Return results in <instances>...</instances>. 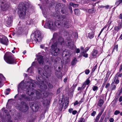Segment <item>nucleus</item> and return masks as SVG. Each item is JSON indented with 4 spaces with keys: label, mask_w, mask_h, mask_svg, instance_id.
<instances>
[{
    "label": "nucleus",
    "mask_w": 122,
    "mask_h": 122,
    "mask_svg": "<svg viewBox=\"0 0 122 122\" xmlns=\"http://www.w3.org/2000/svg\"><path fill=\"white\" fill-rule=\"evenodd\" d=\"M34 81L31 80L30 81H26L24 83L23 81H22L18 85V91L19 92L20 89L26 91V94L30 96H34L36 99H38L40 97L41 95L39 92L34 89L35 86V84L33 83L35 82Z\"/></svg>",
    "instance_id": "obj_1"
},
{
    "label": "nucleus",
    "mask_w": 122,
    "mask_h": 122,
    "mask_svg": "<svg viewBox=\"0 0 122 122\" xmlns=\"http://www.w3.org/2000/svg\"><path fill=\"white\" fill-rule=\"evenodd\" d=\"M58 36L57 33H55L53 35L52 41H53L54 43L51 46L50 51L51 54L53 56H57L59 54L60 52V50L59 48L60 45L62 44L63 43L64 39L61 37H60L58 39V42L56 41V39Z\"/></svg>",
    "instance_id": "obj_2"
},
{
    "label": "nucleus",
    "mask_w": 122,
    "mask_h": 122,
    "mask_svg": "<svg viewBox=\"0 0 122 122\" xmlns=\"http://www.w3.org/2000/svg\"><path fill=\"white\" fill-rule=\"evenodd\" d=\"M30 5L29 1L21 3L19 5L18 10V14L20 18L23 19L25 18L26 11L30 7Z\"/></svg>",
    "instance_id": "obj_3"
},
{
    "label": "nucleus",
    "mask_w": 122,
    "mask_h": 122,
    "mask_svg": "<svg viewBox=\"0 0 122 122\" xmlns=\"http://www.w3.org/2000/svg\"><path fill=\"white\" fill-rule=\"evenodd\" d=\"M57 18H58L59 20H56L54 23L56 29V28H59L61 27L62 24L60 21L61 20L62 24L66 28H68L71 26L70 23L68 22L66 19L63 15H60L58 14V15H57Z\"/></svg>",
    "instance_id": "obj_4"
},
{
    "label": "nucleus",
    "mask_w": 122,
    "mask_h": 122,
    "mask_svg": "<svg viewBox=\"0 0 122 122\" xmlns=\"http://www.w3.org/2000/svg\"><path fill=\"white\" fill-rule=\"evenodd\" d=\"M36 82L35 83L38 85V86L41 89L44 90L47 89V87L46 84H47L48 87L50 88L53 87V86L50 83L48 84L45 80V78H43L39 75H37L36 76Z\"/></svg>",
    "instance_id": "obj_5"
},
{
    "label": "nucleus",
    "mask_w": 122,
    "mask_h": 122,
    "mask_svg": "<svg viewBox=\"0 0 122 122\" xmlns=\"http://www.w3.org/2000/svg\"><path fill=\"white\" fill-rule=\"evenodd\" d=\"M51 69L50 66L46 65L44 68L45 73H44V71L42 68H39L38 69L39 74L41 75L42 77L44 78H48V76H50L51 75Z\"/></svg>",
    "instance_id": "obj_6"
},
{
    "label": "nucleus",
    "mask_w": 122,
    "mask_h": 122,
    "mask_svg": "<svg viewBox=\"0 0 122 122\" xmlns=\"http://www.w3.org/2000/svg\"><path fill=\"white\" fill-rule=\"evenodd\" d=\"M10 54L12 55V54L9 52L6 53L4 57L5 61L9 64H12L15 63V58Z\"/></svg>",
    "instance_id": "obj_7"
},
{
    "label": "nucleus",
    "mask_w": 122,
    "mask_h": 122,
    "mask_svg": "<svg viewBox=\"0 0 122 122\" xmlns=\"http://www.w3.org/2000/svg\"><path fill=\"white\" fill-rule=\"evenodd\" d=\"M16 107L19 110L24 112L27 111L28 109V107L26 103L22 102L21 103L18 102L16 104Z\"/></svg>",
    "instance_id": "obj_8"
},
{
    "label": "nucleus",
    "mask_w": 122,
    "mask_h": 122,
    "mask_svg": "<svg viewBox=\"0 0 122 122\" xmlns=\"http://www.w3.org/2000/svg\"><path fill=\"white\" fill-rule=\"evenodd\" d=\"M42 37L41 36V34L39 31H36L34 36L33 40L36 43H38L41 41Z\"/></svg>",
    "instance_id": "obj_9"
},
{
    "label": "nucleus",
    "mask_w": 122,
    "mask_h": 122,
    "mask_svg": "<svg viewBox=\"0 0 122 122\" xmlns=\"http://www.w3.org/2000/svg\"><path fill=\"white\" fill-rule=\"evenodd\" d=\"M1 9L2 11H5L7 10L9 7V6L5 0L1 1Z\"/></svg>",
    "instance_id": "obj_10"
},
{
    "label": "nucleus",
    "mask_w": 122,
    "mask_h": 122,
    "mask_svg": "<svg viewBox=\"0 0 122 122\" xmlns=\"http://www.w3.org/2000/svg\"><path fill=\"white\" fill-rule=\"evenodd\" d=\"M44 26L45 28H48L50 29L53 30H56L54 23L50 21H49L47 23H46Z\"/></svg>",
    "instance_id": "obj_11"
},
{
    "label": "nucleus",
    "mask_w": 122,
    "mask_h": 122,
    "mask_svg": "<svg viewBox=\"0 0 122 122\" xmlns=\"http://www.w3.org/2000/svg\"><path fill=\"white\" fill-rule=\"evenodd\" d=\"M12 18L10 17H7L5 20V23L7 27H10L12 25Z\"/></svg>",
    "instance_id": "obj_12"
},
{
    "label": "nucleus",
    "mask_w": 122,
    "mask_h": 122,
    "mask_svg": "<svg viewBox=\"0 0 122 122\" xmlns=\"http://www.w3.org/2000/svg\"><path fill=\"white\" fill-rule=\"evenodd\" d=\"M69 102V100L68 99H67L65 100L62 105H61L60 106L61 108L60 109V110H62L63 107L64 109H66L68 105Z\"/></svg>",
    "instance_id": "obj_13"
},
{
    "label": "nucleus",
    "mask_w": 122,
    "mask_h": 122,
    "mask_svg": "<svg viewBox=\"0 0 122 122\" xmlns=\"http://www.w3.org/2000/svg\"><path fill=\"white\" fill-rule=\"evenodd\" d=\"M8 41L7 38L5 36H0V42L2 44L7 45Z\"/></svg>",
    "instance_id": "obj_14"
},
{
    "label": "nucleus",
    "mask_w": 122,
    "mask_h": 122,
    "mask_svg": "<svg viewBox=\"0 0 122 122\" xmlns=\"http://www.w3.org/2000/svg\"><path fill=\"white\" fill-rule=\"evenodd\" d=\"M21 98H20V100L24 99L26 101H31L34 100L33 97L30 98L25 94H22L20 95Z\"/></svg>",
    "instance_id": "obj_15"
},
{
    "label": "nucleus",
    "mask_w": 122,
    "mask_h": 122,
    "mask_svg": "<svg viewBox=\"0 0 122 122\" xmlns=\"http://www.w3.org/2000/svg\"><path fill=\"white\" fill-rule=\"evenodd\" d=\"M25 25H24L22 24L21 25L20 22L18 24V33L20 34L21 32H22L25 28Z\"/></svg>",
    "instance_id": "obj_16"
},
{
    "label": "nucleus",
    "mask_w": 122,
    "mask_h": 122,
    "mask_svg": "<svg viewBox=\"0 0 122 122\" xmlns=\"http://www.w3.org/2000/svg\"><path fill=\"white\" fill-rule=\"evenodd\" d=\"M30 106H31V108L32 109L33 111L36 112L38 110L39 107L37 105H36L35 104L34 105V103L33 102L30 103Z\"/></svg>",
    "instance_id": "obj_17"
},
{
    "label": "nucleus",
    "mask_w": 122,
    "mask_h": 122,
    "mask_svg": "<svg viewBox=\"0 0 122 122\" xmlns=\"http://www.w3.org/2000/svg\"><path fill=\"white\" fill-rule=\"evenodd\" d=\"M67 45L68 47L71 49L76 48L75 46L74 45V43L72 41H70V42H68Z\"/></svg>",
    "instance_id": "obj_18"
},
{
    "label": "nucleus",
    "mask_w": 122,
    "mask_h": 122,
    "mask_svg": "<svg viewBox=\"0 0 122 122\" xmlns=\"http://www.w3.org/2000/svg\"><path fill=\"white\" fill-rule=\"evenodd\" d=\"M67 45L68 47L71 49L76 48L75 46L74 45V43L72 41H70V42H68Z\"/></svg>",
    "instance_id": "obj_19"
},
{
    "label": "nucleus",
    "mask_w": 122,
    "mask_h": 122,
    "mask_svg": "<svg viewBox=\"0 0 122 122\" xmlns=\"http://www.w3.org/2000/svg\"><path fill=\"white\" fill-rule=\"evenodd\" d=\"M42 89V91L41 92V93L39 92V93L41 95L40 98H40L41 96L44 97H47L48 95V93L46 91H43L42 90L44 91V90Z\"/></svg>",
    "instance_id": "obj_20"
},
{
    "label": "nucleus",
    "mask_w": 122,
    "mask_h": 122,
    "mask_svg": "<svg viewBox=\"0 0 122 122\" xmlns=\"http://www.w3.org/2000/svg\"><path fill=\"white\" fill-rule=\"evenodd\" d=\"M5 108H3L2 109V111H4V113L5 115L6 118L8 119H9L10 117V116L8 113V111L6 110H5Z\"/></svg>",
    "instance_id": "obj_21"
},
{
    "label": "nucleus",
    "mask_w": 122,
    "mask_h": 122,
    "mask_svg": "<svg viewBox=\"0 0 122 122\" xmlns=\"http://www.w3.org/2000/svg\"><path fill=\"white\" fill-rule=\"evenodd\" d=\"M37 61L40 64H42L44 62L43 57L40 55H37Z\"/></svg>",
    "instance_id": "obj_22"
},
{
    "label": "nucleus",
    "mask_w": 122,
    "mask_h": 122,
    "mask_svg": "<svg viewBox=\"0 0 122 122\" xmlns=\"http://www.w3.org/2000/svg\"><path fill=\"white\" fill-rule=\"evenodd\" d=\"M122 28V23H119L117 25L115 26L114 28V29L115 31L118 32Z\"/></svg>",
    "instance_id": "obj_23"
},
{
    "label": "nucleus",
    "mask_w": 122,
    "mask_h": 122,
    "mask_svg": "<svg viewBox=\"0 0 122 122\" xmlns=\"http://www.w3.org/2000/svg\"><path fill=\"white\" fill-rule=\"evenodd\" d=\"M36 64V63L35 62H33L32 64V66L27 70V71L29 72L32 73L33 71V66H35Z\"/></svg>",
    "instance_id": "obj_24"
},
{
    "label": "nucleus",
    "mask_w": 122,
    "mask_h": 122,
    "mask_svg": "<svg viewBox=\"0 0 122 122\" xmlns=\"http://www.w3.org/2000/svg\"><path fill=\"white\" fill-rule=\"evenodd\" d=\"M118 74V73H117L116 75L115 76L113 79V82H115L116 84H117L119 82V80L118 79V77H117Z\"/></svg>",
    "instance_id": "obj_25"
},
{
    "label": "nucleus",
    "mask_w": 122,
    "mask_h": 122,
    "mask_svg": "<svg viewBox=\"0 0 122 122\" xmlns=\"http://www.w3.org/2000/svg\"><path fill=\"white\" fill-rule=\"evenodd\" d=\"M98 52L97 51L94 49L92 51V55L93 57L94 58H96L97 56Z\"/></svg>",
    "instance_id": "obj_26"
},
{
    "label": "nucleus",
    "mask_w": 122,
    "mask_h": 122,
    "mask_svg": "<svg viewBox=\"0 0 122 122\" xmlns=\"http://www.w3.org/2000/svg\"><path fill=\"white\" fill-rule=\"evenodd\" d=\"M63 6V5L61 3H58L56 4V5L55 7L56 10L58 11L59 9H61Z\"/></svg>",
    "instance_id": "obj_27"
},
{
    "label": "nucleus",
    "mask_w": 122,
    "mask_h": 122,
    "mask_svg": "<svg viewBox=\"0 0 122 122\" xmlns=\"http://www.w3.org/2000/svg\"><path fill=\"white\" fill-rule=\"evenodd\" d=\"M71 51H68L66 52V54L65 55V57H66H66L67 59H68L71 55Z\"/></svg>",
    "instance_id": "obj_28"
},
{
    "label": "nucleus",
    "mask_w": 122,
    "mask_h": 122,
    "mask_svg": "<svg viewBox=\"0 0 122 122\" xmlns=\"http://www.w3.org/2000/svg\"><path fill=\"white\" fill-rule=\"evenodd\" d=\"M94 32L93 31L89 33L88 34V36L89 38L90 39H92L94 37Z\"/></svg>",
    "instance_id": "obj_29"
},
{
    "label": "nucleus",
    "mask_w": 122,
    "mask_h": 122,
    "mask_svg": "<svg viewBox=\"0 0 122 122\" xmlns=\"http://www.w3.org/2000/svg\"><path fill=\"white\" fill-rule=\"evenodd\" d=\"M2 80H5V78L2 74H0V87L2 86V85L1 84V81Z\"/></svg>",
    "instance_id": "obj_30"
},
{
    "label": "nucleus",
    "mask_w": 122,
    "mask_h": 122,
    "mask_svg": "<svg viewBox=\"0 0 122 122\" xmlns=\"http://www.w3.org/2000/svg\"><path fill=\"white\" fill-rule=\"evenodd\" d=\"M55 74L57 77L58 78H61L62 77V74L61 72H58L57 73H56Z\"/></svg>",
    "instance_id": "obj_31"
},
{
    "label": "nucleus",
    "mask_w": 122,
    "mask_h": 122,
    "mask_svg": "<svg viewBox=\"0 0 122 122\" xmlns=\"http://www.w3.org/2000/svg\"><path fill=\"white\" fill-rule=\"evenodd\" d=\"M110 75V73L109 71L107 72V73L106 75V77L105 79V82H104L106 83V82L109 76Z\"/></svg>",
    "instance_id": "obj_32"
},
{
    "label": "nucleus",
    "mask_w": 122,
    "mask_h": 122,
    "mask_svg": "<svg viewBox=\"0 0 122 122\" xmlns=\"http://www.w3.org/2000/svg\"><path fill=\"white\" fill-rule=\"evenodd\" d=\"M77 61V60L76 58H75L71 62V64L72 65H74L76 64Z\"/></svg>",
    "instance_id": "obj_33"
},
{
    "label": "nucleus",
    "mask_w": 122,
    "mask_h": 122,
    "mask_svg": "<svg viewBox=\"0 0 122 122\" xmlns=\"http://www.w3.org/2000/svg\"><path fill=\"white\" fill-rule=\"evenodd\" d=\"M92 89L94 91H97L98 89V87L95 85L93 86Z\"/></svg>",
    "instance_id": "obj_34"
},
{
    "label": "nucleus",
    "mask_w": 122,
    "mask_h": 122,
    "mask_svg": "<svg viewBox=\"0 0 122 122\" xmlns=\"http://www.w3.org/2000/svg\"><path fill=\"white\" fill-rule=\"evenodd\" d=\"M103 103V101L102 100H100L98 102V106L100 107H101L102 106Z\"/></svg>",
    "instance_id": "obj_35"
},
{
    "label": "nucleus",
    "mask_w": 122,
    "mask_h": 122,
    "mask_svg": "<svg viewBox=\"0 0 122 122\" xmlns=\"http://www.w3.org/2000/svg\"><path fill=\"white\" fill-rule=\"evenodd\" d=\"M32 20L31 19H29V20L26 21V24H30L32 23Z\"/></svg>",
    "instance_id": "obj_36"
},
{
    "label": "nucleus",
    "mask_w": 122,
    "mask_h": 122,
    "mask_svg": "<svg viewBox=\"0 0 122 122\" xmlns=\"http://www.w3.org/2000/svg\"><path fill=\"white\" fill-rule=\"evenodd\" d=\"M116 4H117V6L122 5V0H118V1L116 2Z\"/></svg>",
    "instance_id": "obj_37"
},
{
    "label": "nucleus",
    "mask_w": 122,
    "mask_h": 122,
    "mask_svg": "<svg viewBox=\"0 0 122 122\" xmlns=\"http://www.w3.org/2000/svg\"><path fill=\"white\" fill-rule=\"evenodd\" d=\"M95 10L94 9H89L88 10V12L90 14H92L95 12Z\"/></svg>",
    "instance_id": "obj_38"
},
{
    "label": "nucleus",
    "mask_w": 122,
    "mask_h": 122,
    "mask_svg": "<svg viewBox=\"0 0 122 122\" xmlns=\"http://www.w3.org/2000/svg\"><path fill=\"white\" fill-rule=\"evenodd\" d=\"M61 67L60 66H58L56 68H55V70L57 72H59L61 70Z\"/></svg>",
    "instance_id": "obj_39"
},
{
    "label": "nucleus",
    "mask_w": 122,
    "mask_h": 122,
    "mask_svg": "<svg viewBox=\"0 0 122 122\" xmlns=\"http://www.w3.org/2000/svg\"><path fill=\"white\" fill-rule=\"evenodd\" d=\"M118 45H116L115 46L113 50L112 51V53L113 52L114 50H116L117 51H118Z\"/></svg>",
    "instance_id": "obj_40"
},
{
    "label": "nucleus",
    "mask_w": 122,
    "mask_h": 122,
    "mask_svg": "<svg viewBox=\"0 0 122 122\" xmlns=\"http://www.w3.org/2000/svg\"><path fill=\"white\" fill-rule=\"evenodd\" d=\"M104 117L105 115H102V116L101 117L99 122H102L103 120L104 119Z\"/></svg>",
    "instance_id": "obj_41"
},
{
    "label": "nucleus",
    "mask_w": 122,
    "mask_h": 122,
    "mask_svg": "<svg viewBox=\"0 0 122 122\" xmlns=\"http://www.w3.org/2000/svg\"><path fill=\"white\" fill-rule=\"evenodd\" d=\"M10 90V89H8L6 90V91L5 92V94L6 95H8L9 93V92Z\"/></svg>",
    "instance_id": "obj_42"
},
{
    "label": "nucleus",
    "mask_w": 122,
    "mask_h": 122,
    "mask_svg": "<svg viewBox=\"0 0 122 122\" xmlns=\"http://www.w3.org/2000/svg\"><path fill=\"white\" fill-rule=\"evenodd\" d=\"M120 113V112L118 110H116L114 112V114L115 115H117L118 114Z\"/></svg>",
    "instance_id": "obj_43"
},
{
    "label": "nucleus",
    "mask_w": 122,
    "mask_h": 122,
    "mask_svg": "<svg viewBox=\"0 0 122 122\" xmlns=\"http://www.w3.org/2000/svg\"><path fill=\"white\" fill-rule=\"evenodd\" d=\"M90 82V81L88 79H87L84 82V83H85V84H86V85H87L89 84Z\"/></svg>",
    "instance_id": "obj_44"
},
{
    "label": "nucleus",
    "mask_w": 122,
    "mask_h": 122,
    "mask_svg": "<svg viewBox=\"0 0 122 122\" xmlns=\"http://www.w3.org/2000/svg\"><path fill=\"white\" fill-rule=\"evenodd\" d=\"M89 49V48L88 47L86 48H85L84 51L82 53H86L88 51Z\"/></svg>",
    "instance_id": "obj_45"
},
{
    "label": "nucleus",
    "mask_w": 122,
    "mask_h": 122,
    "mask_svg": "<svg viewBox=\"0 0 122 122\" xmlns=\"http://www.w3.org/2000/svg\"><path fill=\"white\" fill-rule=\"evenodd\" d=\"M70 5L73 6V7H75L76 6V4L74 3H70Z\"/></svg>",
    "instance_id": "obj_46"
},
{
    "label": "nucleus",
    "mask_w": 122,
    "mask_h": 122,
    "mask_svg": "<svg viewBox=\"0 0 122 122\" xmlns=\"http://www.w3.org/2000/svg\"><path fill=\"white\" fill-rule=\"evenodd\" d=\"M100 117H99L97 116V117L95 119V121L94 122H97L98 121V120H99Z\"/></svg>",
    "instance_id": "obj_47"
},
{
    "label": "nucleus",
    "mask_w": 122,
    "mask_h": 122,
    "mask_svg": "<svg viewBox=\"0 0 122 122\" xmlns=\"http://www.w3.org/2000/svg\"><path fill=\"white\" fill-rule=\"evenodd\" d=\"M85 73L87 75L90 72V71L89 70H86L85 71Z\"/></svg>",
    "instance_id": "obj_48"
},
{
    "label": "nucleus",
    "mask_w": 122,
    "mask_h": 122,
    "mask_svg": "<svg viewBox=\"0 0 122 122\" xmlns=\"http://www.w3.org/2000/svg\"><path fill=\"white\" fill-rule=\"evenodd\" d=\"M109 121L110 122H113L114 121V120L112 118L110 117L109 118Z\"/></svg>",
    "instance_id": "obj_49"
},
{
    "label": "nucleus",
    "mask_w": 122,
    "mask_h": 122,
    "mask_svg": "<svg viewBox=\"0 0 122 122\" xmlns=\"http://www.w3.org/2000/svg\"><path fill=\"white\" fill-rule=\"evenodd\" d=\"M73 111V109L72 108H70L68 110V112L70 113H72Z\"/></svg>",
    "instance_id": "obj_50"
},
{
    "label": "nucleus",
    "mask_w": 122,
    "mask_h": 122,
    "mask_svg": "<svg viewBox=\"0 0 122 122\" xmlns=\"http://www.w3.org/2000/svg\"><path fill=\"white\" fill-rule=\"evenodd\" d=\"M86 85V84H85V83H84L83 85L81 87V88H82V89H83L85 87Z\"/></svg>",
    "instance_id": "obj_51"
},
{
    "label": "nucleus",
    "mask_w": 122,
    "mask_h": 122,
    "mask_svg": "<svg viewBox=\"0 0 122 122\" xmlns=\"http://www.w3.org/2000/svg\"><path fill=\"white\" fill-rule=\"evenodd\" d=\"M96 114V112L95 111H93V112L92 113L91 115L92 116H94Z\"/></svg>",
    "instance_id": "obj_52"
},
{
    "label": "nucleus",
    "mask_w": 122,
    "mask_h": 122,
    "mask_svg": "<svg viewBox=\"0 0 122 122\" xmlns=\"http://www.w3.org/2000/svg\"><path fill=\"white\" fill-rule=\"evenodd\" d=\"M79 11V10L78 9H76L74 11L75 13V14L76 15L77 14V12H78Z\"/></svg>",
    "instance_id": "obj_53"
},
{
    "label": "nucleus",
    "mask_w": 122,
    "mask_h": 122,
    "mask_svg": "<svg viewBox=\"0 0 122 122\" xmlns=\"http://www.w3.org/2000/svg\"><path fill=\"white\" fill-rule=\"evenodd\" d=\"M77 112V111L76 110H74L72 112V114L73 115H75Z\"/></svg>",
    "instance_id": "obj_54"
},
{
    "label": "nucleus",
    "mask_w": 122,
    "mask_h": 122,
    "mask_svg": "<svg viewBox=\"0 0 122 122\" xmlns=\"http://www.w3.org/2000/svg\"><path fill=\"white\" fill-rule=\"evenodd\" d=\"M61 9H62L61 10V11L62 13L63 14L65 13L66 12L65 10H64L63 8H62Z\"/></svg>",
    "instance_id": "obj_55"
},
{
    "label": "nucleus",
    "mask_w": 122,
    "mask_h": 122,
    "mask_svg": "<svg viewBox=\"0 0 122 122\" xmlns=\"http://www.w3.org/2000/svg\"><path fill=\"white\" fill-rule=\"evenodd\" d=\"M84 119L83 118H81L80 119L78 122H83Z\"/></svg>",
    "instance_id": "obj_56"
},
{
    "label": "nucleus",
    "mask_w": 122,
    "mask_h": 122,
    "mask_svg": "<svg viewBox=\"0 0 122 122\" xmlns=\"http://www.w3.org/2000/svg\"><path fill=\"white\" fill-rule=\"evenodd\" d=\"M110 85V84L109 83H107L105 86V87L106 88H107Z\"/></svg>",
    "instance_id": "obj_57"
},
{
    "label": "nucleus",
    "mask_w": 122,
    "mask_h": 122,
    "mask_svg": "<svg viewBox=\"0 0 122 122\" xmlns=\"http://www.w3.org/2000/svg\"><path fill=\"white\" fill-rule=\"evenodd\" d=\"M116 88V86L115 85H114L112 87V90H114Z\"/></svg>",
    "instance_id": "obj_58"
},
{
    "label": "nucleus",
    "mask_w": 122,
    "mask_h": 122,
    "mask_svg": "<svg viewBox=\"0 0 122 122\" xmlns=\"http://www.w3.org/2000/svg\"><path fill=\"white\" fill-rule=\"evenodd\" d=\"M122 70V65H121L119 67V72H121V71Z\"/></svg>",
    "instance_id": "obj_59"
},
{
    "label": "nucleus",
    "mask_w": 122,
    "mask_h": 122,
    "mask_svg": "<svg viewBox=\"0 0 122 122\" xmlns=\"http://www.w3.org/2000/svg\"><path fill=\"white\" fill-rule=\"evenodd\" d=\"M40 47L42 49H43L44 48L45 46L44 44H42L40 46Z\"/></svg>",
    "instance_id": "obj_60"
},
{
    "label": "nucleus",
    "mask_w": 122,
    "mask_h": 122,
    "mask_svg": "<svg viewBox=\"0 0 122 122\" xmlns=\"http://www.w3.org/2000/svg\"><path fill=\"white\" fill-rule=\"evenodd\" d=\"M78 104V102L77 101H76L74 103V106H75Z\"/></svg>",
    "instance_id": "obj_61"
},
{
    "label": "nucleus",
    "mask_w": 122,
    "mask_h": 122,
    "mask_svg": "<svg viewBox=\"0 0 122 122\" xmlns=\"http://www.w3.org/2000/svg\"><path fill=\"white\" fill-rule=\"evenodd\" d=\"M97 68L96 66H95L92 69V71H94Z\"/></svg>",
    "instance_id": "obj_62"
},
{
    "label": "nucleus",
    "mask_w": 122,
    "mask_h": 122,
    "mask_svg": "<svg viewBox=\"0 0 122 122\" xmlns=\"http://www.w3.org/2000/svg\"><path fill=\"white\" fill-rule=\"evenodd\" d=\"M67 78L66 77L64 79L63 81L65 83H66L67 82Z\"/></svg>",
    "instance_id": "obj_63"
},
{
    "label": "nucleus",
    "mask_w": 122,
    "mask_h": 122,
    "mask_svg": "<svg viewBox=\"0 0 122 122\" xmlns=\"http://www.w3.org/2000/svg\"><path fill=\"white\" fill-rule=\"evenodd\" d=\"M119 101L120 102H121L122 101V96H121L120 97Z\"/></svg>",
    "instance_id": "obj_64"
}]
</instances>
